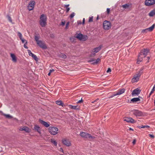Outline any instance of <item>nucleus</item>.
Listing matches in <instances>:
<instances>
[{"mask_svg":"<svg viewBox=\"0 0 155 155\" xmlns=\"http://www.w3.org/2000/svg\"><path fill=\"white\" fill-rule=\"evenodd\" d=\"M54 70L53 69H52L50 70L49 72L51 73L54 72Z\"/></svg>","mask_w":155,"mask_h":155,"instance_id":"56","label":"nucleus"},{"mask_svg":"<svg viewBox=\"0 0 155 155\" xmlns=\"http://www.w3.org/2000/svg\"><path fill=\"white\" fill-rule=\"evenodd\" d=\"M144 128L147 127V128H149L150 127V126L148 125H144Z\"/></svg>","mask_w":155,"mask_h":155,"instance_id":"60","label":"nucleus"},{"mask_svg":"<svg viewBox=\"0 0 155 155\" xmlns=\"http://www.w3.org/2000/svg\"><path fill=\"white\" fill-rule=\"evenodd\" d=\"M94 59L93 58H92V59H90V60H89L88 61V62H94Z\"/></svg>","mask_w":155,"mask_h":155,"instance_id":"48","label":"nucleus"},{"mask_svg":"<svg viewBox=\"0 0 155 155\" xmlns=\"http://www.w3.org/2000/svg\"><path fill=\"white\" fill-rule=\"evenodd\" d=\"M24 131H25L27 133H29L30 132V129L28 127H24Z\"/></svg>","mask_w":155,"mask_h":155,"instance_id":"24","label":"nucleus"},{"mask_svg":"<svg viewBox=\"0 0 155 155\" xmlns=\"http://www.w3.org/2000/svg\"><path fill=\"white\" fill-rule=\"evenodd\" d=\"M141 91V90L139 88H137L133 90L132 93V94L133 96L138 95L140 94Z\"/></svg>","mask_w":155,"mask_h":155,"instance_id":"13","label":"nucleus"},{"mask_svg":"<svg viewBox=\"0 0 155 155\" xmlns=\"http://www.w3.org/2000/svg\"><path fill=\"white\" fill-rule=\"evenodd\" d=\"M155 25L154 24H153L151 27H149V28H147L148 29V31H152L153 30V29L154 28Z\"/></svg>","mask_w":155,"mask_h":155,"instance_id":"26","label":"nucleus"},{"mask_svg":"<svg viewBox=\"0 0 155 155\" xmlns=\"http://www.w3.org/2000/svg\"><path fill=\"white\" fill-rule=\"evenodd\" d=\"M61 56L62 58L65 59L66 58V56L65 54H61Z\"/></svg>","mask_w":155,"mask_h":155,"instance_id":"38","label":"nucleus"},{"mask_svg":"<svg viewBox=\"0 0 155 155\" xmlns=\"http://www.w3.org/2000/svg\"><path fill=\"white\" fill-rule=\"evenodd\" d=\"M7 17H8V20L10 22L12 23V20L11 18L10 17V16L9 15H7Z\"/></svg>","mask_w":155,"mask_h":155,"instance_id":"36","label":"nucleus"},{"mask_svg":"<svg viewBox=\"0 0 155 155\" xmlns=\"http://www.w3.org/2000/svg\"><path fill=\"white\" fill-rule=\"evenodd\" d=\"M11 57L12 58V61L14 62H16L17 61V58L15 55L13 54H11Z\"/></svg>","mask_w":155,"mask_h":155,"instance_id":"19","label":"nucleus"},{"mask_svg":"<svg viewBox=\"0 0 155 155\" xmlns=\"http://www.w3.org/2000/svg\"><path fill=\"white\" fill-rule=\"evenodd\" d=\"M62 143L67 147H69L71 146V143L70 141L68 139L65 138L62 139Z\"/></svg>","mask_w":155,"mask_h":155,"instance_id":"10","label":"nucleus"},{"mask_svg":"<svg viewBox=\"0 0 155 155\" xmlns=\"http://www.w3.org/2000/svg\"><path fill=\"white\" fill-rule=\"evenodd\" d=\"M129 5L128 4H126L123 5L122 6V7L124 8L125 9L127 8H129Z\"/></svg>","mask_w":155,"mask_h":155,"instance_id":"29","label":"nucleus"},{"mask_svg":"<svg viewBox=\"0 0 155 155\" xmlns=\"http://www.w3.org/2000/svg\"><path fill=\"white\" fill-rule=\"evenodd\" d=\"M48 130L51 134L55 135L58 133V129L57 127H50L48 128Z\"/></svg>","mask_w":155,"mask_h":155,"instance_id":"2","label":"nucleus"},{"mask_svg":"<svg viewBox=\"0 0 155 155\" xmlns=\"http://www.w3.org/2000/svg\"><path fill=\"white\" fill-rule=\"evenodd\" d=\"M130 117H125V119H124V121H126L128 123H130Z\"/></svg>","mask_w":155,"mask_h":155,"instance_id":"33","label":"nucleus"},{"mask_svg":"<svg viewBox=\"0 0 155 155\" xmlns=\"http://www.w3.org/2000/svg\"><path fill=\"white\" fill-rule=\"evenodd\" d=\"M129 130H131L133 131V130L132 128L130 127V128H129Z\"/></svg>","mask_w":155,"mask_h":155,"instance_id":"64","label":"nucleus"},{"mask_svg":"<svg viewBox=\"0 0 155 155\" xmlns=\"http://www.w3.org/2000/svg\"><path fill=\"white\" fill-rule=\"evenodd\" d=\"M34 129L38 132L39 134H41V129L38 125H35L34 127Z\"/></svg>","mask_w":155,"mask_h":155,"instance_id":"18","label":"nucleus"},{"mask_svg":"<svg viewBox=\"0 0 155 155\" xmlns=\"http://www.w3.org/2000/svg\"><path fill=\"white\" fill-rule=\"evenodd\" d=\"M110 71H111V69L110 68H108L107 71V73H108V72H110Z\"/></svg>","mask_w":155,"mask_h":155,"instance_id":"53","label":"nucleus"},{"mask_svg":"<svg viewBox=\"0 0 155 155\" xmlns=\"http://www.w3.org/2000/svg\"><path fill=\"white\" fill-rule=\"evenodd\" d=\"M150 59V58L149 57H147L146 58L147 61L146 62V63H148L149 62V59Z\"/></svg>","mask_w":155,"mask_h":155,"instance_id":"44","label":"nucleus"},{"mask_svg":"<svg viewBox=\"0 0 155 155\" xmlns=\"http://www.w3.org/2000/svg\"><path fill=\"white\" fill-rule=\"evenodd\" d=\"M51 73H50V72H49V73L48 74V76H50L51 75Z\"/></svg>","mask_w":155,"mask_h":155,"instance_id":"63","label":"nucleus"},{"mask_svg":"<svg viewBox=\"0 0 155 155\" xmlns=\"http://www.w3.org/2000/svg\"><path fill=\"white\" fill-rule=\"evenodd\" d=\"M83 102V100L82 99V98H81V100H79L77 102V103H82Z\"/></svg>","mask_w":155,"mask_h":155,"instance_id":"49","label":"nucleus"},{"mask_svg":"<svg viewBox=\"0 0 155 155\" xmlns=\"http://www.w3.org/2000/svg\"><path fill=\"white\" fill-rule=\"evenodd\" d=\"M24 127H22L20 128L19 129V130L21 131H24Z\"/></svg>","mask_w":155,"mask_h":155,"instance_id":"52","label":"nucleus"},{"mask_svg":"<svg viewBox=\"0 0 155 155\" xmlns=\"http://www.w3.org/2000/svg\"><path fill=\"white\" fill-rule=\"evenodd\" d=\"M136 141V140L135 139H134V140L132 142V143L133 145H134L135 144Z\"/></svg>","mask_w":155,"mask_h":155,"instance_id":"51","label":"nucleus"},{"mask_svg":"<svg viewBox=\"0 0 155 155\" xmlns=\"http://www.w3.org/2000/svg\"><path fill=\"white\" fill-rule=\"evenodd\" d=\"M51 143H53L55 147L57 146V143L56 140H54L53 139H51Z\"/></svg>","mask_w":155,"mask_h":155,"instance_id":"25","label":"nucleus"},{"mask_svg":"<svg viewBox=\"0 0 155 155\" xmlns=\"http://www.w3.org/2000/svg\"><path fill=\"white\" fill-rule=\"evenodd\" d=\"M93 16H92L91 17H89V20H88L89 22H92L93 21Z\"/></svg>","mask_w":155,"mask_h":155,"instance_id":"37","label":"nucleus"},{"mask_svg":"<svg viewBox=\"0 0 155 155\" xmlns=\"http://www.w3.org/2000/svg\"><path fill=\"white\" fill-rule=\"evenodd\" d=\"M155 84L153 86V88H152L151 91L150 92V95H151L152 93H153V92L154 91V90H155Z\"/></svg>","mask_w":155,"mask_h":155,"instance_id":"39","label":"nucleus"},{"mask_svg":"<svg viewBox=\"0 0 155 155\" xmlns=\"http://www.w3.org/2000/svg\"><path fill=\"white\" fill-rule=\"evenodd\" d=\"M101 61V59L99 58H97L95 61L94 60V61L92 64H97L98 62Z\"/></svg>","mask_w":155,"mask_h":155,"instance_id":"28","label":"nucleus"},{"mask_svg":"<svg viewBox=\"0 0 155 155\" xmlns=\"http://www.w3.org/2000/svg\"><path fill=\"white\" fill-rule=\"evenodd\" d=\"M143 68H141L140 71L138 73L136 74L135 76H134L132 79V82L133 83L137 82L139 79V78L141 76V74H140V71H142Z\"/></svg>","mask_w":155,"mask_h":155,"instance_id":"8","label":"nucleus"},{"mask_svg":"<svg viewBox=\"0 0 155 155\" xmlns=\"http://www.w3.org/2000/svg\"><path fill=\"white\" fill-rule=\"evenodd\" d=\"M125 89L124 88L118 90L117 92H115L117 95L121 94L125 92Z\"/></svg>","mask_w":155,"mask_h":155,"instance_id":"17","label":"nucleus"},{"mask_svg":"<svg viewBox=\"0 0 155 155\" xmlns=\"http://www.w3.org/2000/svg\"><path fill=\"white\" fill-rule=\"evenodd\" d=\"M87 39V35H83L81 38V40L83 41H85Z\"/></svg>","mask_w":155,"mask_h":155,"instance_id":"30","label":"nucleus"},{"mask_svg":"<svg viewBox=\"0 0 155 155\" xmlns=\"http://www.w3.org/2000/svg\"><path fill=\"white\" fill-rule=\"evenodd\" d=\"M37 43L38 45L39 46L40 48L43 49H46L47 48V47L46 45L44 44L41 41H38Z\"/></svg>","mask_w":155,"mask_h":155,"instance_id":"14","label":"nucleus"},{"mask_svg":"<svg viewBox=\"0 0 155 155\" xmlns=\"http://www.w3.org/2000/svg\"><path fill=\"white\" fill-rule=\"evenodd\" d=\"M69 107L71 109L74 110H79V107L77 105L73 106L71 105H69Z\"/></svg>","mask_w":155,"mask_h":155,"instance_id":"20","label":"nucleus"},{"mask_svg":"<svg viewBox=\"0 0 155 155\" xmlns=\"http://www.w3.org/2000/svg\"><path fill=\"white\" fill-rule=\"evenodd\" d=\"M56 103L57 104L59 105H61L62 107L64 105V103L62 102V101H56Z\"/></svg>","mask_w":155,"mask_h":155,"instance_id":"23","label":"nucleus"},{"mask_svg":"<svg viewBox=\"0 0 155 155\" xmlns=\"http://www.w3.org/2000/svg\"><path fill=\"white\" fill-rule=\"evenodd\" d=\"M139 128H144V126H143V125L139 126Z\"/></svg>","mask_w":155,"mask_h":155,"instance_id":"57","label":"nucleus"},{"mask_svg":"<svg viewBox=\"0 0 155 155\" xmlns=\"http://www.w3.org/2000/svg\"><path fill=\"white\" fill-rule=\"evenodd\" d=\"M65 21H62L61 22V25L63 26H64L65 25Z\"/></svg>","mask_w":155,"mask_h":155,"instance_id":"55","label":"nucleus"},{"mask_svg":"<svg viewBox=\"0 0 155 155\" xmlns=\"http://www.w3.org/2000/svg\"><path fill=\"white\" fill-rule=\"evenodd\" d=\"M154 109H153V110H155V99L154 100Z\"/></svg>","mask_w":155,"mask_h":155,"instance_id":"62","label":"nucleus"},{"mask_svg":"<svg viewBox=\"0 0 155 155\" xmlns=\"http://www.w3.org/2000/svg\"><path fill=\"white\" fill-rule=\"evenodd\" d=\"M80 135L81 137L84 138L91 139H94L95 138L94 137L91 136V134L83 132L80 133Z\"/></svg>","mask_w":155,"mask_h":155,"instance_id":"3","label":"nucleus"},{"mask_svg":"<svg viewBox=\"0 0 155 155\" xmlns=\"http://www.w3.org/2000/svg\"><path fill=\"white\" fill-rule=\"evenodd\" d=\"M101 46L98 47L94 48L91 52L90 56L93 57L95 55V54L101 50Z\"/></svg>","mask_w":155,"mask_h":155,"instance_id":"7","label":"nucleus"},{"mask_svg":"<svg viewBox=\"0 0 155 155\" xmlns=\"http://www.w3.org/2000/svg\"><path fill=\"white\" fill-rule=\"evenodd\" d=\"M69 22H67L66 24V27H65V28L66 29H67L68 28V25H69Z\"/></svg>","mask_w":155,"mask_h":155,"instance_id":"45","label":"nucleus"},{"mask_svg":"<svg viewBox=\"0 0 155 155\" xmlns=\"http://www.w3.org/2000/svg\"><path fill=\"white\" fill-rule=\"evenodd\" d=\"M78 25L81 24V21H78Z\"/></svg>","mask_w":155,"mask_h":155,"instance_id":"59","label":"nucleus"},{"mask_svg":"<svg viewBox=\"0 0 155 155\" xmlns=\"http://www.w3.org/2000/svg\"><path fill=\"white\" fill-rule=\"evenodd\" d=\"M145 3L146 6H150L155 4V0H146Z\"/></svg>","mask_w":155,"mask_h":155,"instance_id":"11","label":"nucleus"},{"mask_svg":"<svg viewBox=\"0 0 155 155\" xmlns=\"http://www.w3.org/2000/svg\"><path fill=\"white\" fill-rule=\"evenodd\" d=\"M74 15H75V13L74 12H73L70 15V18H72L74 16Z\"/></svg>","mask_w":155,"mask_h":155,"instance_id":"42","label":"nucleus"},{"mask_svg":"<svg viewBox=\"0 0 155 155\" xmlns=\"http://www.w3.org/2000/svg\"><path fill=\"white\" fill-rule=\"evenodd\" d=\"M85 18H84L83 19V21H82V24L83 25L84 24V23H85Z\"/></svg>","mask_w":155,"mask_h":155,"instance_id":"58","label":"nucleus"},{"mask_svg":"<svg viewBox=\"0 0 155 155\" xmlns=\"http://www.w3.org/2000/svg\"><path fill=\"white\" fill-rule=\"evenodd\" d=\"M103 26L105 30H108L111 28V24L109 21H105L103 22Z\"/></svg>","mask_w":155,"mask_h":155,"instance_id":"5","label":"nucleus"},{"mask_svg":"<svg viewBox=\"0 0 155 155\" xmlns=\"http://www.w3.org/2000/svg\"><path fill=\"white\" fill-rule=\"evenodd\" d=\"M39 38L38 36H35V40L37 42H38V41H40L39 40Z\"/></svg>","mask_w":155,"mask_h":155,"instance_id":"41","label":"nucleus"},{"mask_svg":"<svg viewBox=\"0 0 155 155\" xmlns=\"http://www.w3.org/2000/svg\"><path fill=\"white\" fill-rule=\"evenodd\" d=\"M28 52L29 56H31L35 61H38V58L37 56L32 53L30 50H28Z\"/></svg>","mask_w":155,"mask_h":155,"instance_id":"12","label":"nucleus"},{"mask_svg":"<svg viewBox=\"0 0 155 155\" xmlns=\"http://www.w3.org/2000/svg\"><path fill=\"white\" fill-rule=\"evenodd\" d=\"M155 15V9L152 10L149 13V15L150 17H153Z\"/></svg>","mask_w":155,"mask_h":155,"instance_id":"22","label":"nucleus"},{"mask_svg":"<svg viewBox=\"0 0 155 155\" xmlns=\"http://www.w3.org/2000/svg\"><path fill=\"white\" fill-rule=\"evenodd\" d=\"M146 57L147 56V53L150 52V50L147 48L141 50L140 51Z\"/></svg>","mask_w":155,"mask_h":155,"instance_id":"16","label":"nucleus"},{"mask_svg":"<svg viewBox=\"0 0 155 155\" xmlns=\"http://www.w3.org/2000/svg\"><path fill=\"white\" fill-rule=\"evenodd\" d=\"M35 4V1H31L28 5V9L29 11L33 10L34 8Z\"/></svg>","mask_w":155,"mask_h":155,"instance_id":"6","label":"nucleus"},{"mask_svg":"<svg viewBox=\"0 0 155 155\" xmlns=\"http://www.w3.org/2000/svg\"><path fill=\"white\" fill-rule=\"evenodd\" d=\"M130 123L132 124L136 122V121L135 120L132 118L130 117Z\"/></svg>","mask_w":155,"mask_h":155,"instance_id":"32","label":"nucleus"},{"mask_svg":"<svg viewBox=\"0 0 155 155\" xmlns=\"http://www.w3.org/2000/svg\"><path fill=\"white\" fill-rule=\"evenodd\" d=\"M133 114L136 117H141L144 115L143 113L138 110H134L131 111Z\"/></svg>","mask_w":155,"mask_h":155,"instance_id":"4","label":"nucleus"},{"mask_svg":"<svg viewBox=\"0 0 155 155\" xmlns=\"http://www.w3.org/2000/svg\"><path fill=\"white\" fill-rule=\"evenodd\" d=\"M39 24L42 27H45L47 24V18L46 15L42 14L40 18Z\"/></svg>","mask_w":155,"mask_h":155,"instance_id":"1","label":"nucleus"},{"mask_svg":"<svg viewBox=\"0 0 155 155\" xmlns=\"http://www.w3.org/2000/svg\"><path fill=\"white\" fill-rule=\"evenodd\" d=\"M149 136L153 138H154V136L153 134H149Z\"/></svg>","mask_w":155,"mask_h":155,"instance_id":"50","label":"nucleus"},{"mask_svg":"<svg viewBox=\"0 0 155 155\" xmlns=\"http://www.w3.org/2000/svg\"><path fill=\"white\" fill-rule=\"evenodd\" d=\"M117 96L116 94V92H114L112 93V95L109 96L108 97V98H111L113 97H114L115 96Z\"/></svg>","mask_w":155,"mask_h":155,"instance_id":"31","label":"nucleus"},{"mask_svg":"<svg viewBox=\"0 0 155 155\" xmlns=\"http://www.w3.org/2000/svg\"><path fill=\"white\" fill-rule=\"evenodd\" d=\"M70 9V8H66V12H68L69 11Z\"/></svg>","mask_w":155,"mask_h":155,"instance_id":"54","label":"nucleus"},{"mask_svg":"<svg viewBox=\"0 0 155 155\" xmlns=\"http://www.w3.org/2000/svg\"><path fill=\"white\" fill-rule=\"evenodd\" d=\"M83 34L81 33L78 34L76 36V38L80 40H81V38L82 37Z\"/></svg>","mask_w":155,"mask_h":155,"instance_id":"27","label":"nucleus"},{"mask_svg":"<svg viewBox=\"0 0 155 155\" xmlns=\"http://www.w3.org/2000/svg\"><path fill=\"white\" fill-rule=\"evenodd\" d=\"M18 35L19 37V38L20 39H21L22 38V35L21 34V33H20L19 32H18Z\"/></svg>","mask_w":155,"mask_h":155,"instance_id":"34","label":"nucleus"},{"mask_svg":"<svg viewBox=\"0 0 155 155\" xmlns=\"http://www.w3.org/2000/svg\"><path fill=\"white\" fill-rule=\"evenodd\" d=\"M140 98H141V97L139 96L138 97L134 98L131 99V101L134 103L140 101Z\"/></svg>","mask_w":155,"mask_h":155,"instance_id":"21","label":"nucleus"},{"mask_svg":"<svg viewBox=\"0 0 155 155\" xmlns=\"http://www.w3.org/2000/svg\"><path fill=\"white\" fill-rule=\"evenodd\" d=\"M20 40H21L22 42L23 43H24V42H26V41H27V40H25L24 38H22L21 39H20Z\"/></svg>","mask_w":155,"mask_h":155,"instance_id":"46","label":"nucleus"},{"mask_svg":"<svg viewBox=\"0 0 155 155\" xmlns=\"http://www.w3.org/2000/svg\"><path fill=\"white\" fill-rule=\"evenodd\" d=\"M148 31H148V29L147 28H146L145 29L143 30L142 31V33H147Z\"/></svg>","mask_w":155,"mask_h":155,"instance_id":"35","label":"nucleus"},{"mask_svg":"<svg viewBox=\"0 0 155 155\" xmlns=\"http://www.w3.org/2000/svg\"><path fill=\"white\" fill-rule=\"evenodd\" d=\"M146 56L144 55L141 52H140L139 54L137 61V64H139L140 62L142 61L143 60V58H145Z\"/></svg>","mask_w":155,"mask_h":155,"instance_id":"9","label":"nucleus"},{"mask_svg":"<svg viewBox=\"0 0 155 155\" xmlns=\"http://www.w3.org/2000/svg\"><path fill=\"white\" fill-rule=\"evenodd\" d=\"M39 122L45 127H48L50 126L49 124L48 123L46 122L41 119H39Z\"/></svg>","mask_w":155,"mask_h":155,"instance_id":"15","label":"nucleus"},{"mask_svg":"<svg viewBox=\"0 0 155 155\" xmlns=\"http://www.w3.org/2000/svg\"><path fill=\"white\" fill-rule=\"evenodd\" d=\"M27 41H26V42L25 43V44L24 45V47L26 49H28V47L26 46V45H27Z\"/></svg>","mask_w":155,"mask_h":155,"instance_id":"40","label":"nucleus"},{"mask_svg":"<svg viewBox=\"0 0 155 155\" xmlns=\"http://www.w3.org/2000/svg\"><path fill=\"white\" fill-rule=\"evenodd\" d=\"M69 6V4H68V5H65V7L67 8H68V7Z\"/></svg>","mask_w":155,"mask_h":155,"instance_id":"61","label":"nucleus"},{"mask_svg":"<svg viewBox=\"0 0 155 155\" xmlns=\"http://www.w3.org/2000/svg\"><path fill=\"white\" fill-rule=\"evenodd\" d=\"M110 8H107V12L108 14H109L110 12Z\"/></svg>","mask_w":155,"mask_h":155,"instance_id":"47","label":"nucleus"},{"mask_svg":"<svg viewBox=\"0 0 155 155\" xmlns=\"http://www.w3.org/2000/svg\"><path fill=\"white\" fill-rule=\"evenodd\" d=\"M4 115L7 118H10L12 117L10 115H8V114H5Z\"/></svg>","mask_w":155,"mask_h":155,"instance_id":"43","label":"nucleus"}]
</instances>
